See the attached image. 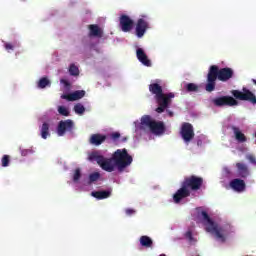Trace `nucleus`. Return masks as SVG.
Listing matches in <instances>:
<instances>
[{
  "mask_svg": "<svg viewBox=\"0 0 256 256\" xmlns=\"http://www.w3.org/2000/svg\"><path fill=\"white\" fill-rule=\"evenodd\" d=\"M69 73L72 75V77L79 76V67H77L75 64H71L69 67Z\"/></svg>",
  "mask_w": 256,
  "mask_h": 256,
  "instance_id": "a878e982",
  "label": "nucleus"
},
{
  "mask_svg": "<svg viewBox=\"0 0 256 256\" xmlns=\"http://www.w3.org/2000/svg\"><path fill=\"white\" fill-rule=\"evenodd\" d=\"M73 129H75V123L71 119L61 120L57 127V135L59 137L65 136V133H73Z\"/></svg>",
  "mask_w": 256,
  "mask_h": 256,
  "instance_id": "9b49d317",
  "label": "nucleus"
},
{
  "mask_svg": "<svg viewBox=\"0 0 256 256\" xmlns=\"http://www.w3.org/2000/svg\"><path fill=\"white\" fill-rule=\"evenodd\" d=\"M140 245L142 247H146V248L153 247V240L149 236H141L140 237Z\"/></svg>",
  "mask_w": 256,
  "mask_h": 256,
  "instance_id": "5701e85b",
  "label": "nucleus"
},
{
  "mask_svg": "<svg viewBox=\"0 0 256 256\" xmlns=\"http://www.w3.org/2000/svg\"><path fill=\"white\" fill-rule=\"evenodd\" d=\"M231 129H232V131L235 135V139H236V141H238V143L247 142V136H245V134H243V132H241V129H239V127L231 126Z\"/></svg>",
  "mask_w": 256,
  "mask_h": 256,
  "instance_id": "aec40b11",
  "label": "nucleus"
},
{
  "mask_svg": "<svg viewBox=\"0 0 256 256\" xmlns=\"http://www.w3.org/2000/svg\"><path fill=\"white\" fill-rule=\"evenodd\" d=\"M85 95V90H77L71 94H63L61 99H66L67 101H79V99H83Z\"/></svg>",
  "mask_w": 256,
  "mask_h": 256,
  "instance_id": "f3484780",
  "label": "nucleus"
},
{
  "mask_svg": "<svg viewBox=\"0 0 256 256\" xmlns=\"http://www.w3.org/2000/svg\"><path fill=\"white\" fill-rule=\"evenodd\" d=\"M252 83H254V85H256V80H255V79H252Z\"/></svg>",
  "mask_w": 256,
  "mask_h": 256,
  "instance_id": "a19ab883",
  "label": "nucleus"
},
{
  "mask_svg": "<svg viewBox=\"0 0 256 256\" xmlns=\"http://www.w3.org/2000/svg\"><path fill=\"white\" fill-rule=\"evenodd\" d=\"M236 169H237L238 177H241V179H247V177H249L250 172L247 164L242 162H237Z\"/></svg>",
  "mask_w": 256,
  "mask_h": 256,
  "instance_id": "dca6fc26",
  "label": "nucleus"
},
{
  "mask_svg": "<svg viewBox=\"0 0 256 256\" xmlns=\"http://www.w3.org/2000/svg\"><path fill=\"white\" fill-rule=\"evenodd\" d=\"M89 161H96V163L107 173H113L115 171L116 165L113 164V157L105 158L103 155H100L99 152L94 151L88 156Z\"/></svg>",
  "mask_w": 256,
  "mask_h": 256,
  "instance_id": "39448f33",
  "label": "nucleus"
},
{
  "mask_svg": "<svg viewBox=\"0 0 256 256\" xmlns=\"http://www.w3.org/2000/svg\"><path fill=\"white\" fill-rule=\"evenodd\" d=\"M185 237L190 243H197V239L193 237V232H191V230H188L185 233Z\"/></svg>",
  "mask_w": 256,
  "mask_h": 256,
  "instance_id": "7c9ffc66",
  "label": "nucleus"
},
{
  "mask_svg": "<svg viewBox=\"0 0 256 256\" xmlns=\"http://www.w3.org/2000/svg\"><path fill=\"white\" fill-rule=\"evenodd\" d=\"M58 113L63 115V117H69V109H67L65 106H59Z\"/></svg>",
  "mask_w": 256,
  "mask_h": 256,
  "instance_id": "c756f323",
  "label": "nucleus"
},
{
  "mask_svg": "<svg viewBox=\"0 0 256 256\" xmlns=\"http://www.w3.org/2000/svg\"><path fill=\"white\" fill-rule=\"evenodd\" d=\"M230 187L234 191L241 193L246 187L245 181L239 178H235L230 182Z\"/></svg>",
  "mask_w": 256,
  "mask_h": 256,
  "instance_id": "6ab92c4d",
  "label": "nucleus"
},
{
  "mask_svg": "<svg viewBox=\"0 0 256 256\" xmlns=\"http://www.w3.org/2000/svg\"><path fill=\"white\" fill-rule=\"evenodd\" d=\"M60 83H62V85H64V87L66 89H69V87H71V83H69V81L65 80V79H61Z\"/></svg>",
  "mask_w": 256,
  "mask_h": 256,
  "instance_id": "4c0bfd02",
  "label": "nucleus"
},
{
  "mask_svg": "<svg viewBox=\"0 0 256 256\" xmlns=\"http://www.w3.org/2000/svg\"><path fill=\"white\" fill-rule=\"evenodd\" d=\"M91 196L101 201L103 199H109V197H111V191L109 190L93 191L91 192Z\"/></svg>",
  "mask_w": 256,
  "mask_h": 256,
  "instance_id": "412c9836",
  "label": "nucleus"
},
{
  "mask_svg": "<svg viewBox=\"0 0 256 256\" xmlns=\"http://www.w3.org/2000/svg\"><path fill=\"white\" fill-rule=\"evenodd\" d=\"M135 213V210L133 209H126V215H133Z\"/></svg>",
  "mask_w": 256,
  "mask_h": 256,
  "instance_id": "58836bf2",
  "label": "nucleus"
},
{
  "mask_svg": "<svg viewBox=\"0 0 256 256\" xmlns=\"http://www.w3.org/2000/svg\"><path fill=\"white\" fill-rule=\"evenodd\" d=\"M212 103L215 107H235L236 105H239V102L232 96L214 98L212 99Z\"/></svg>",
  "mask_w": 256,
  "mask_h": 256,
  "instance_id": "9d476101",
  "label": "nucleus"
},
{
  "mask_svg": "<svg viewBox=\"0 0 256 256\" xmlns=\"http://www.w3.org/2000/svg\"><path fill=\"white\" fill-rule=\"evenodd\" d=\"M167 113H168L169 117H173V112H171L170 110H167Z\"/></svg>",
  "mask_w": 256,
  "mask_h": 256,
  "instance_id": "ea45409f",
  "label": "nucleus"
},
{
  "mask_svg": "<svg viewBox=\"0 0 256 256\" xmlns=\"http://www.w3.org/2000/svg\"><path fill=\"white\" fill-rule=\"evenodd\" d=\"M120 27L124 33H129L133 29V20L125 14L122 15L120 17Z\"/></svg>",
  "mask_w": 256,
  "mask_h": 256,
  "instance_id": "4468645a",
  "label": "nucleus"
},
{
  "mask_svg": "<svg viewBox=\"0 0 256 256\" xmlns=\"http://www.w3.org/2000/svg\"><path fill=\"white\" fill-rule=\"evenodd\" d=\"M187 197H191V191L181 183V188L173 195L174 203H181L182 199Z\"/></svg>",
  "mask_w": 256,
  "mask_h": 256,
  "instance_id": "ddd939ff",
  "label": "nucleus"
},
{
  "mask_svg": "<svg viewBox=\"0 0 256 256\" xmlns=\"http://www.w3.org/2000/svg\"><path fill=\"white\" fill-rule=\"evenodd\" d=\"M74 111L77 115H83L85 113V106L83 104L78 103L74 106Z\"/></svg>",
  "mask_w": 256,
  "mask_h": 256,
  "instance_id": "bb28decb",
  "label": "nucleus"
},
{
  "mask_svg": "<svg viewBox=\"0 0 256 256\" xmlns=\"http://www.w3.org/2000/svg\"><path fill=\"white\" fill-rule=\"evenodd\" d=\"M141 125L149 129L154 135H163L165 133V124L161 121L153 120L149 115L142 116Z\"/></svg>",
  "mask_w": 256,
  "mask_h": 256,
  "instance_id": "423d86ee",
  "label": "nucleus"
},
{
  "mask_svg": "<svg viewBox=\"0 0 256 256\" xmlns=\"http://www.w3.org/2000/svg\"><path fill=\"white\" fill-rule=\"evenodd\" d=\"M40 135H41L42 139H47L49 137V135H51L49 133V123L44 122L42 124L41 129H40Z\"/></svg>",
  "mask_w": 256,
  "mask_h": 256,
  "instance_id": "b1692460",
  "label": "nucleus"
},
{
  "mask_svg": "<svg viewBox=\"0 0 256 256\" xmlns=\"http://www.w3.org/2000/svg\"><path fill=\"white\" fill-rule=\"evenodd\" d=\"M182 184L188 189V191H199L203 187V177L191 175L185 177Z\"/></svg>",
  "mask_w": 256,
  "mask_h": 256,
  "instance_id": "0eeeda50",
  "label": "nucleus"
},
{
  "mask_svg": "<svg viewBox=\"0 0 256 256\" xmlns=\"http://www.w3.org/2000/svg\"><path fill=\"white\" fill-rule=\"evenodd\" d=\"M136 57L138 61L142 63V65H144L145 67H151V60L149 59L143 48H138L136 50Z\"/></svg>",
  "mask_w": 256,
  "mask_h": 256,
  "instance_id": "2eb2a0df",
  "label": "nucleus"
},
{
  "mask_svg": "<svg viewBox=\"0 0 256 256\" xmlns=\"http://www.w3.org/2000/svg\"><path fill=\"white\" fill-rule=\"evenodd\" d=\"M186 91H188V93L199 91V86H197L195 83H188L186 85Z\"/></svg>",
  "mask_w": 256,
  "mask_h": 256,
  "instance_id": "c85d7f7f",
  "label": "nucleus"
},
{
  "mask_svg": "<svg viewBox=\"0 0 256 256\" xmlns=\"http://www.w3.org/2000/svg\"><path fill=\"white\" fill-rule=\"evenodd\" d=\"M233 69L226 67L219 69V66L212 65L210 66L207 74V83L205 85V89L208 93H212L217 85V80L225 83L229 81V79H233Z\"/></svg>",
  "mask_w": 256,
  "mask_h": 256,
  "instance_id": "f257e3e1",
  "label": "nucleus"
},
{
  "mask_svg": "<svg viewBox=\"0 0 256 256\" xmlns=\"http://www.w3.org/2000/svg\"><path fill=\"white\" fill-rule=\"evenodd\" d=\"M201 216L203 221L206 223V231L207 233H211L214 236V239L216 241H219V243H226L227 237H229V234L231 233L229 231V226H219L215 221L209 217V214L207 211H202Z\"/></svg>",
  "mask_w": 256,
  "mask_h": 256,
  "instance_id": "7ed1b4c3",
  "label": "nucleus"
},
{
  "mask_svg": "<svg viewBox=\"0 0 256 256\" xmlns=\"http://www.w3.org/2000/svg\"><path fill=\"white\" fill-rule=\"evenodd\" d=\"M149 91L152 95H155V101L158 105L156 108V113H165L166 109H169L172 99H175V93H163V87L157 83H152L149 85Z\"/></svg>",
  "mask_w": 256,
  "mask_h": 256,
  "instance_id": "f03ea898",
  "label": "nucleus"
},
{
  "mask_svg": "<svg viewBox=\"0 0 256 256\" xmlns=\"http://www.w3.org/2000/svg\"><path fill=\"white\" fill-rule=\"evenodd\" d=\"M232 95L235 97V99H239V101H249V103H252V105H256L255 94L247 88H243L242 91L233 90Z\"/></svg>",
  "mask_w": 256,
  "mask_h": 256,
  "instance_id": "6e6552de",
  "label": "nucleus"
},
{
  "mask_svg": "<svg viewBox=\"0 0 256 256\" xmlns=\"http://www.w3.org/2000/svg\"><path fill=\"white\" fill-rule=\"evenodd\" d=\"M4 47H5L6 51H8V52L13 51V49H15V46H13V44H11V43H5Z\"/></svg>",
  "mask_w": 256,
  "mask_h": 256,
  "instance_id": "e433bc0d",
  "label": "nucleus"
},
{
  "mask_svg": "<svg viewBox=\"0 0 256 256\" xmlns=\"http://www.w3.org/2000/svg\"><path fill=\"white\" fill-rule=\"evenodd\" d=\"M105 141H107V136L102 134H92L89 139L90 145H95L96 147L103 145Z\"/></svg>",
  "mask_w": 256,
  "mask_h": 256,
  "instance_id": "a211bd4d",
  "label": "nucleus"
},
{
  "mask_svg": "<svg viewBox=\"0 0 256 256\" xmlns=\"http://www.w3.org/2000/svg\"><path fill=\"white\" fill-rule=\"evenodd\" d=\"M147 19V15H142L140 19L137 20L135 33L136 36L141 39L147 33V29H149V21Z\"/></svg>",
  "mask_w": 256,
  "mask_h": 256,
  "instance_id": "f8f14e48",
  "label": "nucleus"
},
{
  "mask_svg": "<svg viewBox=\"0 0 256 256\" xmlns=\"http://www.w3.org/2000/svg\"><path fill=\"white\" fill-rule=\"evenodd\" d=\"M112 159L114 165H116L118 171H124L133 163V156L129 155V152H127V149H117L112 154Z\"/></svg>",
  "mask_w": 256,
  "mask_h": 256,
  "instance_id": "20e7f679",
  "label": "nucleus"
},
{
  "mask_svg": "<svg viewBox=\"0 0 256 256\" xmlns=\"http://www.w3.org/2000/svg\"><path fill=\"white\" fill-rule=\"evenodd\" d=\"M101 179V174L99 172H94L89 175V183H95Z\"/></svg>",
  "mask_w": 256,
  "mask_h": 256,
  "instance_id": "cd10ccee",
  "label": "nucleus"
},
{
  "mask_svg": "<svg viewBox=\"0 0 256 256\" xmlns=\"http://www.w3.org/2000/svg\"><path fill=\"white\" fill-rule=\"evenodd\" d=\"M10 162H11V157L9 155H4L2 157V160H1L2 167H9Z\"/></svg>",
  "mask_w": 256,
  "mask_h": 256,
  "instance_id": "2f4dec72",
  "label": "nucleus"
},
{
  "mask_svg": "<svg viewBox=\"0 0 256 256\" xmlns=\"http://www.w3.org/2000/svg\"><path fill=\"white\" fill-rule=\"evenodd\" d=\"M180 135L185 143H190L195 138V130L193 129V124L189 122H184L180 128Z\"/></svg>",
  "mask_w": 256,
  "mask_h": 256,
  "instance_id": "1a4fd4ad",
  "label": "nucleus"
},
{
  "mask_svg": "<svg viewBox=\"0 0 256 256\" xmlns=\"http://www.w3.org/2000/svg\"><path fill=\"white\" fill-rule=\"evenodd\" d=\"M51 85V81L47 79V77H43L38 82L39 89H45V87Z\"/></svg>",
  "mask_w": 256,
  "mask_h": 256,
  "instance_id": "393cba45",
  "label": "nucleus"
},
{
  "mask_svg": "<svg viewBox=\"0 0 256 256\" xmlns=\"http://www.w3.org/2000/svg\"><path fill=\"white\" fill-rule=\"evenodd\" d=\"M246 159H248V161H250V163H252V165H256V158L253 154H248L246 156Z\"/></svg>",
  "mask_w": 256,
  "mask_h": 256,
  "instance_id": "f704fd0d",
  "label": "nucleus"
},
{
  "mask_svg": "<svg viewBox=\"0 0 256 256\" xmlns=\"http://www.w3.org/2000/svg\"><path fill=\"white\" fill-rule=\"evenodd\" d=\"M89 29H90V33H89L90 37H99V38L103 37V31L101 30V28H99L97 24L89 25Z\"/></svg>",
  "mask_w": 256,
  "mask_h": 256,
  "instance_id": "4be33fe9",
  "label": "nucleus"
},
{
  "mask_svg": "<svg viewBox=\"0 0 256 256\" xmlns=\"http://www.w3.org/2000/svg\"><path fill=\"white\" fill-rule=\"evenodd\" d=\"M31 153H33L32 149H23V150H21L22 157H27V155H31Z\"/></svg>",
  "mask_w": 256,
  "mask_h": 256,
  "instance_id": "c9c22d12",
  "label": "nucleus"
},
{
  "mask_svg": "<svg viewBox=\"0 0 256 256\" xmlns=\"http://www.w3.org/2000/svg\"><path fill=\"white\" fill-rule=\"evenodd\" d=\"M121 137V133L119 132H113L110 134V138L112 139V141H117V139H119Z\"/></svg>",
  "mask_w": 256,
  "mask_h": 256,
  "instance_id": "72a5a7b5",
  "label": "nucleus"
},
{
  "mask_svg": "<svg viewBox=\"0 0 256 256\" xmlns=\"http://www.w3.org/2000/svg\"><path fill=\"white\" fill-rule=\"evenodd\" d=\"M81 179V169L77 168L73 175V181H79Z\"/></svg>",
  "mask_w": 256,
  "mask_h": 256,
  "instance_id": "473e14b6",
  "label": "nucleus"
},
{
  "mask_svg": "<svg viewBox=\"0 0 256 256\" xmlns=\"http://www.w3.org/2000/svg\"><path fill=\"white\" fill-rule=\"evenodd\" d=\"M123 141H127V138H124Z\"/></svg>",
  "mask_w": 256,
  "mask_h": 256,
  "instance_id": "79ce46f5",
  "label": "nucleus"
}]
</instances>
